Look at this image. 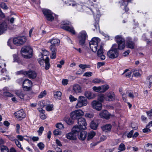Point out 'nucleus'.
Returning <instances> with one entry per match:
<instances>
[{
    "label": "nucleus",
    "mask_w": 152,
    "mask_h": 152,
    "mask_svg": "<svg viewBox=\"0 0 152 152\" xmlns=\"http://www.w3.org/2000/svg\"><path fill=\"white\" fill-rule=\"evenodd\" d=\"M115 40L118 44V48H116L117 45L113 44L107 53V56L112 59L117 58L119 54V50L124 49L125 46V39L121 35L116 36Z\"/></svg>",
    "instance_id": "f257e3e1"
},
{
    "label": "nucleus",
    "mask_w": 152,
    "mask_h": 152,
    "mask_svg": "<svg viewBox=\"0 0 152 152\" xmlns=\"http://www.w3.org/2000/svg\"><path fill=\"white\" fill-rule=\"evenodd\" d=\"M76 122L77 123L78 125L75 126L72 128V132L66 134V137L68 139L76 140L77 139L76 134H78L81 130H84L87 129V124L85 118L81 117Z\"/></svg>",
    "instance_id": "f03ea898"
},
{
    "label": "nucleus",
    "mask_w": 152,
    "mask_h": 152,
    "mask_svg": "<svg viewBox=\"0 0 152 152\" xmlns=\"http://www.w3.org/2000/svg\"><path fill=\"white\" fill-rule=\"evenodd\" d=\"M93 8H92L91 11L94 17L95 22L94 23V26L95 27V28H92V30L95 31L96 29L97 30L98 28L99 29V20L101 17V14L100 11L99 9V7L97 4H93Z\"/></svg>",
    "instance_id": "7ed1b4c3"
},
{
    "label": "nucleus",
    "mask_w": 152,
    "mask_h": 152,
    "mask_svg": "<svg viewBox=\"0 0 152 152\" xmlns=\"http://www.w3.org/2000/svg\"><path fill=\"white\" fill-rule=\"evenodd\" d=\"M21 52L22 56L26 59H30L33 56V49L29 46H26L22 48Z\"/></svg>",
    "instance_id": "20e7f679"
},
{
    "label": "nucleus",
    "mask_w": 152,
    "mask_h": 152,
    "mask_svg": "<svg viewBox=\"0 0 152 152\" xmlns=\"http://www.w3.org/2000/svg\"><path fill=\"white\" fill-rule=\"evenodd\" d=\"M88 37V36L86 31L83 30L81 31L79 34L77 38L79 41V45L83 46L85 44L86 39Z\"/></svg>",
    "instance_id": "39448f33"
},
{
    "label": "nucleus",
    "mask_w": 152,
    "mask_h": 152,
    "mask_svg": "<svg viewBox=\"0 0 152 152\" xmlns=\"http://www.w3.org/2000/svg\"><path fill=\"white\" fill-rule=\"evenodd\" d=\"M84 114L83 110L79 109L72 112L70 114V116L72 117L76 121L79 118L83 116Z\"/></svg>",
    "instance_id": "423d86ee"
},
{
    "label": "nucleus",
    "mask_w": 152,
    "mask_h": 152,
    "mask_svg": "<svg viewBox=\"0 0 152 152\" xmlns=\"http://www.w3.org/2000/svg\"><path fill=\"white\" fill-rule=\"evenodd\" d=\"M42 12L47 21L50 22L53 21L55 17L53 15V12L50 10L44 9L42 10Z\"/></svg>",
    "instance_id": "0eeeda50"
},
{
    "label": "nucleus",
    "mask_w": 152,
    "mask_h": 152,
    "mask_svg": "<svg viewBox=\"0 0 152 152\" xmlns=\"http://www.w3.org/2000/svg\"><path fill=\"white\" fill-rule=\"evenodd\" d=\"M26 37L24 36H18L13 39V44L17 46H19L25 43L26 41Z\"/></svg>",
    "instance_id": "6e6552de"
},
{
    "label": "nucleus",
    "mask_w": 152,
    "mask_h": 152,
    "mask_svg": "<svg viewBox=\"0 0 152 152\" xmlns=\"http://www.w3.org/2000/svg\"><path fill=\"white\" fill-rule=\"evenodd\" d=\"M132 0H121L122 2L120 4V7L124 6L122 8V10L124 11V12H121V13L122 15L125 13L129 14V8L128 7V5L129 3L131 2Z\"/></svg>",
    "instance_id": "1a4fd4ad"
},
{
    "label": "nucleus",
    "mask_w": 152,
    "mask_h": 152,
    "mask_svg": "<svg viewBox=\"0 0 152 152\" xmlns=\"http://www.w3.org/2000/svg\"><path fill=\"white\" fill-rule=\"evenodd\" d=\"M88 103L86 98L84 96H80L77 99V102L76 105V107L80 108L87 105Z\"/></svg>",
    "instance_id": "9d476101"
},
{
    "label": "nucleus",
    "mask_w": 152,
    "mask_h": 152,
    "mask_svg": "<svg viewBox=\"0 0 152 152\" xmlns=\"http://www.w3.org/2000/svg\"><path fill=\"white\" fill-rule=\"evenodd\" d=\"M15 117L17 120L20 121L24 119L26 116V114L23 109H20L14 113Z\"/></svg>",
    "instance_id": "9b49d317"
},
{
    "label": "nucleus",
    "mask_w": 152,
    "mask_h": 152,
    "mask_svg": "<svg viewBox=\"0 0 152 152\" xmlns=\"http://www.w3.org/2000/svg\"><path fill=\"white\" fill-rule=\"evenodd\" d=\"M49 52L48 51H47L46 50H43V53H42L40 54L39 55V57L37 59V61L38 63L40 64V65H44V63H45V59L44 58V56H48L47 55H48Z\"/></svg>",
    "instance_id": "f8f14e48"
},
{
    "label": "nucleus",
    "mask_w": 152,
    "mask_h": 152,
    "mask_svg": "<svg viewBox=\"0 0 152 152\" xmlns=\"http://www.w3.org/2000/svg\"><path fill=\"white\" fill-rule=\"evenodd\" d=\"M126 45L127 48L133 49L135 48V43L131 37H127L126 40Z\"/></svg>",
    "instance_id": "ddd939ff"
},
{
    "label": "nucleus",
    "mask_w": 152,
    "mask_h": 152,
    "mask_svg": "<svg viewBox=\"0 0 152 152\" xmlns=\"http://www.w3.org/2000/svg\"><path fill=\"white\" fill-rule=\"evenodd\" d=\"M8 25L7 23L3 21L0 22V35L5 33L8 29Z\"/></svg>",
    "instance_id": "4468645a"
},
{
    "label": "nucleus",
    "mask_w": 152,
    "mask_h": 152,
    "mask_svg": "<svg viewBox=\"0 0 152 152\" xmlns=\"http://www.w3.org/2000/svg\"><path fill=\"white\" fill-rule=\"evenodd\" d=\"M99 115L101 118L107 120H109L111 116V114L110 113L106 110H102L100 113Z\"/></svg>",
    "instance_id": "2eb2a0df"
},
{
    "label": "nucleus",
    "mask_w": 152,
    "mask_h": 152,
    "mask_svg": "<svg viewBox=\"0 0 152 152\" xmlns=\"http://www.w3.org/2000/svg\"><path fill=\"white\" fill-rule=\"evenodd\" d=\"M92 105L94 108L98 111H100L102 108V104L99 101L94 100L92 102Z\"/></svg>",
    "instance_id": "dca6fc26"
},
{
    "label": "nucleus",
    "mask_w": 152,
    "mask_h": 152,
    "mask_svg": "<svg viewBox=\"0 0 152 152\" xmlns=\"http://www.w3.org/2000/svg\"><path fill=\"white\" fill-rule=\"evenodd\" d=\"M2 91L1 96L3 99L6 97H12L13 96L12 94L9 91L7 87L4 88L3 89Z\"/></svg>",
    "instance_id": "f3484780"
},
{
    "label": "nucleus",
    "mask_w": 152,
    "mask_h": 152,
    "mask_svg": "<svg viewBox=\"0 0 152 152\" xmlns=\"http://www.w3.org/2000/svg\"><path fill=\"white\" fill-rule=\"evenodd\" d=\"M77 135L80 140H85L87 136V132L82 130H81L79 132V134H76V136Z\"/></svg>",
    "instance_id": "a211bd4d"
},
{
    "label": "nucleus",
    "mask_w": 152,
    "mask_h": 152,
    "mask_svg": "<svg viewBox=\"0 0 152 152\" xmlns=\"http://www.w3.org/2000/svg\"><path fill=\"white\" fill-rule=\"evenodd\" d=\"M103 48L101 46L99 49L98 50L97 52V56L100 57L101 60H103L105 59V56L103 54Z\"/></svg>",
    "instance_id": "6ab92c4d"
},
{
    "label": "nucleus",
    "mask_w": 152,
    "mask_h": 152,
    "mask_svg": "<svg viewBox=\"0 0 152 152\" xmlns=\"http://www.w3.org/2000/svg\"><path fill=\"white\" fill-rule=\"evenodd\" d=\"M0 7L3 9L4 10H7L8 7L6 4L3 2H1L0 3ZM5 15L3 12L2 10L0 8V17L2 18H4L5 17Z\"/></svg>",
    "instance_id": "aec40b11"
},
{
    "label": "nucleus",
    "mask_w": 152,
    "mask_h": 152,
    "mask_svg": "<svg viewBox=\"0 0 152 152\" xmlns=\"http://www.w3.org/2000/svg\"><path fill=\"white\" fill-rule=\"evenodd\" d=\"M26 76L30 78L34 79L37 76V74L34 71L28 70L27 71Z\"/></svg>",
    "instance_id": "412c9836"
},
{
    "label": "nucleus",
    "mask_w": 152,
    "mask_h": 152,
    "mask_svg": "<svg viewBox=\"0 0 152 152\" xmlns=\"http://www.w3.org/2000/svg\"><path fill=\"white\" fill-rule=\"evenodd\" d=\"M101 128L104 132H110L112 126L110 124H107L102 126Z\"/></svg>",
    "instance_id": "4be33fe9"
},
{
    "label": "nucleus",
    "mask_w": 152,
    "mask_h": 152,
    "mask_svg": "<svg viewBox=\"0 0 152 152\" xmlns=\"http://www.w3.org/2000/svg\"><path fill=\"white\" fill-rule=\"evenodd\" d=\"M64 120L66 123L68 125H72L74 124L75 121L72 117H65L64 118Z\"/></svg>",
    "instance_id": "5701e85b"
},
{
    "label": "nucleus",
    "mask_w": 152,
    "mask_h": 152,
    "mask_svg": "<svg viewBox=\"0 0 152 152\" xmlns=\"http://www.w3.org/2000/svg\"><path fill=\"white\" fill-rule=\"evenodd\" d=\"M49 42L51 44V45H55L56 46L59 45L60 43V40L56 38L52 39H50Z\"/></svg>",
    "instance_id": "b1692460"
},
{
    "label": "nucleus",
    "mask_w": 152,
    "mask_h": 152,
    "mask_svg": "<svg viewBox=\"0 0 152 152\" xmlns=\"http://www.w3.org/2000/svg\"><path fill=\"white\" fill-rule=\"evenodd\" d=\"M73 89L76 94L79 93L81 92V88L78 84L74 85L73 86Z\"/></svg>",
    "instance_id": "393cba45"
},
{
    "label": "nucleus",
    "mask_w": 152,
    "mask_h": 152,
    "mask_svg": "<svg viewBox=\"0 0 152 152\" xmlns=\"http://www.w3.org/2000/svg\"><path fill=\"white\" fill-rule=\"evenodd\" d=\"M98 126V123L97 121H92L90 124V127L94 130L96 129Z\"/></svg>",
    "instance_id": "a878e982"
},
{
    "label": "nucleus",
    "mask_w": 152,
    "mask_h": 152,
    "mask_svg": "<svg viewBox=\"0 0 152 152\" xmlns=\"http://www.w3.org/2000/svg\"><path fill=\"white\" fill-rule=\"evenodd\" d=\"M115 95L114 93L113 92H111L107 96L108 101H113L115 99Z\"/></svg>",
    "instance_id": "bb28decb"
},
{
    "label": "nucleus",
    "mask_w": 152,
    "mask_h": 152,
    "mask_svg": "<svg viewBox=\"0 0 152 152\" xmlns=\"http://www.w3.org/2000/svg\"><path fill=\"white\" fill-rule=\"evenodd\" d=\"M97 37H94L89 42V46L98 44V39Z\"/></svg>",
    "instance_id": "cd10ccee"
},
{
    "label": "nucleus",
    "mask_w": 152,
    "mask_h": 152,
    "mask_svg": "<svg viewBox=\"0 0 152 152\" xmlns=\"http://www.w3.org/2000/svg\"><path fill=\"white\" fill-rule=\"evenodd\" d=\"M45 69L46 70H48L49 69L50 66L49 58L48 56H46L45 58Z\"/></svg>",
    "instance_id": "c85d7f7f"
},
{
    "label": "nucleus",
    "mask_w": 152,
    "mask_h": 152,
    "mask_svg": "<svg viewBox=\"0 0 152 152\" xmlns=\"http://www.w3.org/2000/svg\"><path fill=\"white\" fill-rule=\"evenodd\" d=\"M54 98L56 99H61V93L60 91H54L53 92Z\"/></svg>",
    "instance_id": "c756f323"
},
{
    "label": "nucleus",
    "mask_w": 152,
    "mask_h": 152,
    "mask_svg": "<svg viewBox=\"0 0 152 152\" xmlns=\"http://www.w3.org/2000/svg\"><path fill=\"white\" fill-rule=\"evenodd\" d=\"M96 135V133L93 131L91 132L87 133V140L88 141L93 138Z\"/></svg>",
    "instance_id": "7c9ffc66"
},
{
    "label": "nucleus",
    "mask_w": 152,
    "mask_h": 152,
    "mask_svg": "<svg viewBox=\"0 0 152 152\" xmlns=\"http://www.w3.org/2000/svg\"><path fill=\"white\" fill-rule=\"evenodd\" d=\"M16 95L21 99H24V98L25 94L24 92L20 90H18L16 92Z\"/></svg>",
    "instance_id": "2f4dec72"
},
{
    "label": "nucleus",
    "mask_w": 152,
    "mask_h": 152,
    "mask_svg": "<svg viewBox=\"0 0 152 152\" xmlns=\"http://www.w3.org/2000/svg\"><path fill=\"white\" fill-rule=\"evenodd\" d=\"M0 152H9L8 148L0 144Z\"/></svg>",
    "instance_id": "473e14b6"
},
{
    "label": "nucleus",
    "mask_w": 152,
    "mask_h": 152,
    "mask_svg": "<svg viewBox=\"0 0 152 152\" xmlns=\"http://www.w3.org/2000/svg\"><path fill=\"white\" fill-rule=\"evenodd\" d=\"M13 57L14 60L13 61L14 62H17L18 63H20L22 61L20 60L17 54H14L13 55Z\"/></svg>",
    "instance_id": "72a5a7b5"
},
{
    "label": "nucleus",
    "mask_w": 152,
    "mask_h": 152,
    "mask_svg": "<svg viewBox=\"0 0 152 152\" xmlns=\"http://www.w3.org/2000/svg\"><path fill=\"white\" fill-rule=\"evenodd\" d=\"M84 95L89 99L93 98V97L92 96V93L90 91H85Z\"/></svg>",
    "instance_id": "f704fd0d"
},
{
    "label": "nucleus",
    "mask_w": 152,
    "mask_h": 152,
    "mask_svg": "<svg viewBox=\"0 0 152 152\" xmlns=\"http://www.w3.org/2000/svg\"><path fill=\"white\" fill-rule=\"evenodd\" d=\"M109 88L108 85H105L101 86V92L104 93Z\"/></svg>",
    "instance_id": "c9c22d12"
},
{
    "label": "nucleus",
    "mask_w": 152,
    "mask_h": 152,
    "mask_svg": "<svg viewBox=\"0 0 152 152\" xmlns=\"http://www.w3.org/2000/svg\"><path fill=\"white\" fill-rule=\"evenodd\" d=\"M32 84V82L31 80L28 79H26L23 81L22 85L30 86Z\"/></svg>",
    "instance_id": "e433bc0d"
},
{
    "label": "nucleus",
    "mask_w": 152,
    "mask_h": 152,
    "mask_svg": "<svg viewBox=\"0 0 152 152\" xmlns=\"http://www.w3.org/2000/svg\"><path fill=\"white\" fill-rule=\"evenodd\" d=\"M54 105L53 104H50L47 105L45 107L46 110L48 111H50L54 110Z\"/></svg>",
    "instance_id": "4c0bfd02"
},
{
    "label": "nucleus",
    "mask_w": 152,
    "mask_h": 152,
    "mask_svg": "<svg viewBox=\"0 0 152 152\" xmlns=\"http://www.w3.org/2000/svg\"><path fill=\"white\" fill-rule=\"evenodd\" d=\"M91 50L93 52H96L97 50L98 44L89 46Z\"/></svg>",
    "instance_id": "58836bf2"
},
{
    "label": "nucleus",
    "mask_w": 152,
    "mask_h": 152,
    "mask_svg": "<svg viewBox=\"0 0 152 152\" xmlns=\"http://www.w3.org/2000/svg\"><path fill=\"white\" fill-rule=\"evenodd\" d=\"M56 46L55 45H51L50 46V49L52 52H56L57 49Z\"/></svg>",
    "instance_id": "ea45409f"
},
{
    "label": "nucleus",
    "mask_w": 152,
    "mask_h": 152,
    "mask_svg": "<svg viewBox=\"0 0 152 152\" xmlns=\"http://www.w3.org/2000/svg\"><path fill=\"white\" fill-rule=\"evenodd\" d=\"M98 101L102 103L103 102L104 99V95L103 94H101L99 95L98 97Z\"/></svg>",
    "instance_id": "a19ab883"
},
{
    "label": "nucleus",
    "mask_w": 152,
    "mask_h": 152,
    "mask_svg": "<svg viewBox=\"0 0 152 152\" xmlns=\"http://www.w3.org/2000/svg\"><path fill=\"white\" fill-rule=\"evenodd\" d=\"M144 148L145 149L148 148V149L147 150V151H152V144L151 143H148L145 146Z\"/></svg>",
    "instance_id": "79ce46f5"
},
{
    "label": "nucleus",
    "mask_w": 152,
    "mask_h": 152,
    "mask_svg": "<svg viewBox=\"0 0 152 152\" xmlns=\"http://www.w3.org/2000/svg\"><path fill=\"white\" fill-rule=\"evenodd\" d=\"M147 116L150 119H152V109L146 112Z\"/></svg>",
    "instance_id": "37998d69"
},
{
    "label": "nucleus",
    "mask_w": 152,
    "mask_h": 152,
    "mask_svg": "<svg viewBox=\"0 0 152 152\" xmlns=\"http://www.w3.org/2000/svg\"><path fill=\"white\" fill-rule=\"evenodd\" d=\"M126 94H128V96L130 97L133 98L134 97V95L133 92L131 90H128L126 92Z\"/></svg>",
    "instance_id": "c03bdc74"
},
{
    "label": "nucleus",
    "mask_w": 152,
    "mask_h": 152,
    "mask_svg": "<svg viewBox=\"0 0 152 152\" xmlns=\"http://www.w3.org/2000/svg\"><path fill=\"white\" fill-rule=\"evenodd\" d=\"M27 71H25L23 70H22L17 72L18 75H22L26 76Z\"/></svg>",
    "instance_id": "a18cd8bd"
},
{
    "label": "nucleus",
    "mask_w": 152,
    "mask_h": 152,
    "mask_svg": "<svg viewBox=\"0 0 152 152\" xmlns=\"http://www.w3.org/2000/svg\"><path fill=\"white\" fill-rule=\"evenodd\" d=\"M56 126L57 128L60 129H62L64 128L63 125L61 123H57L56 124Z\"/></svg>",
    "instance_id": "49530a36"
},
{
    "label": "nucleus",
    "mask_w": 152,
    "mask_h": 152,
    "mask_svg": "<svg viewBox=\"0 0 152 152\" xmlns=\"http://www.w3.org/2000/svg\"><path fill=\"white\" fill-rule=\"evenodd\" d=\"M11 42L12 41L11 39H9L7 42V45L10 47L11 49H14L15 48L13 45L12 44Z\"/></svg>",
    "instance_id": "de8ad7c7"
},
{
    "label": "nucleus",
    "mask_w": 152,
    "mask_h": 152,
    "mask_svg": "<svg viewBox=\"0 0 152 152\" xmlns=\"http://www.w3.org/2000/svg\"><path fill=\"white\" fill-rule=\"evenodd\" d=\"M46 94V91L45 90L43 91L42 92L40 93L38 96V97L39 98H42L45 96Z\"/></svg>",
    "instance_id": "09e8293b"
},
{
    "label": "nucleus",
    "mask_w": 152,
    "mask_h": 152,
    "mask_svg": "<svg viewBox=\"0 0 152 152\" xmlns=\"http://www.w3.org/2000/svg\"><path fill=\"white\" fill-rule=\"evenodd\" d=\"M93 89L95 92H101V87L99 86L98 87H97L96 86H94L93 87Z\"/></svg>",
    "instance_id": "8fccbe9b"
},
{
    "label": "nucleus",
    "mask_w": 152,
    "mask_h": 152,
    "mask_svg": "<svg viewBox=\"0 0 152 152\" xmlns=\"http://www.w3.org/2000/svg\"><path fill=\"white\" fill-rule=\"evenodd\" d=\"M67 31L72 33L73 34L75 35V31L73 27H69Z\"/></svg>",
    "instance_id": "3c124183"
},
{
    "label": "nucleus",
    "mask_w": 152,
    "mask_h": 152,
    "mask_svg": "<svg viewBox=\"0 0 152 152\" xmlns=\"http://www.w3.org/2000/svg\"><path fill=\"white\" fill-rule=\"evenodd\" d=\"M118 149L121 151H124L125 149V147L124 144L123 143H121L119 146Z\"/></svg>",
    "instance_id": "603ef678"
},
{
    "label": "nucleus",
    "mask_w": 152,
    "mask_h": 152,
    "mask_svg": "<svg viewBox=\"0 0 152 152\" xmlns=\"http://www.w3.org/2000/svg\"><path fill=\"white\" fill-rule=\"evenodd\" d=\"M53 134L55 135H60L61 134V132L58 129H56L54 130Z\"/></svg>",
    "instance_id": "864d4df0"
},
{
    "label": "nucleus",
    "mask_w": 152,
    "mask_h": 152,
    "mask_svg": "<svg viewBox=\"0 0 152 152\" xmlns=\"http://www.w3.org/2000/svg\"><path fill=\"white\" fill-rule=\"evenodd\" d=\"M44 130V128L42 126H41L39 128V130L37 131V132L39 133V135H40L42 134Z\"/></svg>",
    "instance_id": "5fc2aeb1"
},
{
    "label": "nucleus",
    "mask_w": 152,
    "mask_h": 152,
    "mask_svg": "<svg viewBox=\"0 0 152 152\" xmlns=\"http://www.w3.org/2000/svg\"><path fill=\"white\" fill-rule=\"evenodd\" d=\"M62 145L61 143H54L53 144L52 146L53 148L55 150L56 148L58 146H61Z\"/></svg>",
    "instance_id": "6e6d98bb"
},
{
    "label": "nucleus",
    "mask_w": 152,
    "mask_h": 152,
    "mask_svg": "<svg viewBox=\"0 0 152 152\" xmlns=\"http://www.w3.org/2000/svg\"><path fill=\"white\" fill-rule=\"evenodd\" d=\"M36 93L33 91H31L27 94V96L29 98L34 96Z\"/></svg>",
    "instance_id": "4d7b16f0"
},
{
    "label": "nucleus",
    "mask_w": 152,
    "mask_h": 152,
    "mask_svg": "<svg viewBox=\"0 0 152 152\" xmlns=\"http://www.w3.org/2000/svg\"><path fill=\"white\" fill-rule=\"evenodd\" d=\"M28 86L22 85V87L26 91H30L31 89V88L30 86Z\"/></svg>",
    "instance_id": "13d9d810"
},
{
    "label": "nucleus",
    "mask_w": 152,
    "mask_h": 152,
    "mask_svg": "<svg viewBox=\"0 0 152 152\" xmlns=\"http://www.w3.org/2000/svg\"><path fill=\"white\" fill-rule=\"evenodd\" d=\"M65 3V4H66L67 6H70L72 5L73 6L74 5L72 4V2L70 0H67L66 1H64Z\"/></svg>",
    "instance_id": "bf43d9fd"
},
{
    "label": "nucleus",
    "mask_w": 152,
    "mask_h": 152,
    "mask_svg": "<svg viewBox=\"0 0 152 152\" xmlns=\"http://www.w3.org/2000/svg\"><path fill=\"white\" fill-rule=\"evenodd\" d=\"M92 75V73L91 72H86L83 75V76L89 77L91 76Z\"/></svg>",
    "instance_id": "052dcab7"
},
{
    "label": "nucleus",
    "mask_w": 152,
    "mask_h": 152,
    "mask_svg": "<svg viewBox=\"0 0 152 152\" xmlns=\"http://www.w3.org/2000/svg\"><path fill=\"white\" fill-rule=\"evenodd\" d=\"M134 133V130H131L127 135V137L129 138H130L133 137V134Z\"/></svg>",
    "instance_id": "680f3d73"
},
{
    "label": "nucleus",
    "mask_w": 152,
    "mask_h": 152,
    "mask_svg": "<svg viewBox=\"0 0 152 152\" xmlns=\"http://www.w3.org/2000/svg\"><path fill=\"white\" fill-rule=\"evenodd\" d=\"M130 53V50L128 49L125 51L123 54V55L124 57H126L128 56L129 53Z\"/></svg>",
    "instance_id": "e2e57ef3"
},
{
    "label": "nucleus",
    "mask_w": 152,
    "mask_h": 152,
    "mask_svg": "<svg viewBox=\"0 0 152 152\" xmlns=\"http://www.w3.org/2000/svg\"><path fill=\"white\" fill-rule=\"evenodd\" d=\"M69 99L70 102H72L77 100L76 98L74 97L72 95H70L69 97Z\"/></svg>",
    "instance_id": "0e129e2a"
},
{
    "label": "nucleus",
    "mask_w": 152,
    "mask_h": 152,
    "mask_svg": "<svg viewBox=\"0 0 152 152\" xmlns=\"http://www.w3.org/2000/svg\"><path fill=\"white\" fill-rule=\"evenodd\" d=\"M105 64V62H98L97 63V68L99 69L100 67L103 66Z\"/></svg>",
    "instance_id": "69168bd1"
},
{
    "label": "nucleus",
    "mask_w": 152,
    "mask_h": 152,
    "mask_svg": "<svg viewBox=\"0 0 152 152\" xmlns=\"http://www.w3.org/2000/svg\"><path fill=\"white\" fill-rule=\"evenodd\" d=\"M52 53L50 54V58L52 59H55L56 58V52H52Z\"/></svg>",
    "instance_id": "338daca9"
},
{
    "label": "nucleus",
    "mask_w": 152,
    "mask_h": 152,
    "mask_svg": "<svg viewBox=\"0 0 152 152\" xmlns=\"http://www.w3.org/2000/svg\"><path fill=\"white\" fill-rule=\"evenodd\" d=\"M151 131V129H150L149 127H146L144 129L142 130V132L143 133H147V132H150Z\"/></svg>",
    "instance_id": "774afa93"
}]
</instances>
